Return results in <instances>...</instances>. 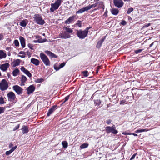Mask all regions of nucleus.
<instances>
[{
  "instance_id": "473e14b6",
  "label": "nucleus",
  "mask_w": 160,
  "mask_h": 160,
  "mask_svg": "<svg viewBox=\"0 0 160 160\" xmlns=\"http://www.w3.org/2000/svg\"><path fill=\"white\" fill-rule=\"evenodd\" d=\"M97 6V4H94L91 5H89L87 6L88 10H90L91 8L92 7H95Z\"/></svg>"
},
{
  "instance_id": "20e7f679",
  "label": "nucleus",
  "mask_w": 160,
  "mask_h": 160,
  "mask_svg": "<svg viewBox=\"0 0 160 160\" xmlns=\"http://www.w3.org/2000/svg\"><path fill=\"white\" fill-rule=\"evenodd\" d=\"M40 57L45 65L47 66L50 65V61L45 54L42 53H41L40 54Z\"/></svg>"
},
{
  "instance_id": "aec40b11",
  "label": "nucleus",
  "mask_w": 160,
  "mask_h": 160,
  "mask_svg": "<svg viewBox=\"0 0 160 160\" xmlns=\"http://www.w3.org/2000/svg\"><path fill=\"white\" fill-rule=\"evenodd\" d=\"M110 11L111 13L115 15H117L119 13V10L117 8H112L110 9Z\"/></svg>"
},
{
  "instance_id": "a18cd8bd",
  "label": "nucleus",
  "mask_w": 160,
  "mask_h": 160,
  "mask_svg": "<svg viewBox=\"0 0 160 160\" xmlns=\"http://www.w3.org/2000/svg\"><path fill=\"white\" fill-rule=\"evenodd\" d=\"M28 46L31 49H32V50L33 49V46L32 44H30V43H29L28 44Z\"/></svg>"
},
{
  "instance_id": "f3484780",
  "label": "nucleus",
  "mask_w": 160,
  "mask_h": 160,
  "mask_svg": "<svg viewBox=\"0 0 160 160\" xmlns=\"http://www.w3.org/2000/svg\"><path fill=\"white\" fill-rule=\"evenodd\" d=\"M19 39L22 47L23 48H25L26 45L25 39L22 36H20L19 37Z\"/></svg>"
},
{
  "instance_id": "423d86ee",
  "label": "nucleus",
  "mask_w": 160,
  "mask_h": 160,
  "mask_svg": "<svg viewBox=\"0 0 160 160\" xmlns=\"http://www.w3.org/2000/svg\"><path fill=\"white\" fill-rule=\"evenodd\" d=\"M8 100L10 102H12L13 103H15L16 102L15 100L16 98L15 94L12 92H9L7 94Z\"/></svg>"
},
{
  "instance_id": "864d4df0",
  "label": "nucleus",
  "mask_w": 160,
  "mask_h": 160,
  "mask_svg": "<svg viewBox=\"0 0 160 160\" xmlns=\"http://www.w3.org/2000/svg\"><path fill=\"white\" fill-rule=\"evenodd\" d=\"M91 27H87V28L85 29L84 30L86 31V32H87V33H88V30L90 29L91 28Z\"/></svg>"
},
{
  "instance_id": "72a5a7b5",
  "label": "nucleus",
  "mask_w": 160,
  "mask_h": 160,
  "mask_svg": "<svg viewBox=\"0 0 160 160\" xmlns=\"http://www.w3.org/2000/svg\"><path fill=\"white\" fill-rule=\"evenodd\" d=\"M24 73L26 74L29 77H31L32 76V74L30 72L27 70L24 72Z\"/></svg>"
},
{
  "instance_id": "5701e85b",
  "label": "nucleus",
  "mask_w": 160,
  "mask_h": 160,
  "mask_svg": "<svg viewBox=\"0 0 160 160\" xmlns=\"http://www.w3.org/2000/svg\"><path fill=\"white\" fill-rule=\"evenodd\" d=\"M45 53L51 58H57L58 57L53 53L50 51H45Z\"/></svg>"
},
{
  "instance_id": "a211bd4d",
  "label": "nucleus",
  "mask_w": 160,
  "mask_h": 160,
  "mask_svg": "<svg viewBox=\"0 0 160 160\" xmlns=\"http://www.w3.org/2000/svg\"><path fill=\"white\" fill-rule=\"evenodd\" d=\"M56 106H53L50 109L47 114L48 116H50L51 114H52L53 112L55 110Z\"/></svg>"
},
{
  "instance_id": "79ce46f5",
  "label": "nucleus",
  "mask_w": 160,
  "mask_h": 160,
  "mask_svg": "<svg viewBox=\"0 0 160 160\" xmlns=\"http://www.w3.org/2000/svg\"><path fill=\"white\" fill-rule=\"evenodd\" d=\"M69 97H70V95H69L65 97V98H64L65 100L64 101H63V103H64L65 102H66L68 100V99H69Z\"/></svg>"
},
{
  "instance_id": "9d476101",
  "label": "nucleus",
  "mask_w": 160,
  "mask_h": 160,
  "mask_svg": "<svg viewBox=\"0 0 160 160\" xmlns=\"http://www.w3.org/2000/svg\"><path fill=\"white\" fill-rule=\"evenodd\" d=\"M59 38L62 39H66L70 38L71 36L70 34L66 32H61L59 35Z\"/></svg>"
},
{
  "instance_id": "ea45409f",
  "label": "nucleus",
  "mask_w": 160,
  "mask_h": 160,
  "mask_svg": "<svg viewBox=\"0 0 160 160\" xmlns=\"http://www.w3.org/2000/svg\"><path fill=\"white\" fill-rule=\"evenodd\" d=\"M5 108L3 107H0V114L3 112L5 111Z\"/></svg>"
},
{
  "instance_id": "0e129e2a",
  "label": "nucleus",
  "mask_w": 160,
  "mask_h": 160,
  "mask_svg": "<svg viewBox=\"0 0 160 160\" xmlns=\"http://www.w3.org/2000/svg\"><path fill=\"white\" fill-rule=\"evenodd\" d=\"M153 43H152L151 44H150V45L149 47H151L153 45Z\"/></svg>"
},
{
  "instance_id": "603ef678",
  "label": "nucleus",
  "mask_w": 160,
  "mask_h": 160,
  "mask_svg": "<svg viewBox=\"0 0 160 160\" xmlns=\"http://www.w3.org/2000/svg\"><path fill=\"white\" fill-rule=\"evenodd\" d=\"M126 102V101L125 100H123L121 101H120V104H123L124 103H125Z\"/></svg>"
},
{
  "instance_id": "de8ad7c7",
  "label": "nucleus",
  "mask_w": 160,
  "mask_h": 160,
  "mask_svg": "<svg viewBox=\"0 0 160 160\" xmlns=\"http://www.w3.org/2000/svg\"><path fill=\"white\" fill-rule=\"evenodd\" d=\"M19 127V124H18L17 126H15L13 129V131H15L17 129H18Z\"/></svg>"
},
{
  "instance_id": "c85d7f7f",
  "label": "nucleus",
  "mask_w": 160,
  "mask_h": 160,
  "mask_svg": "<svg viewBox=\"0 0 160 160\" xmlns=\"http://www.w3.org/2000/svg\"><path fill=\"white\" fill-rule=\"evenodd\" d=\"M148 131V130L147 128L145 129H140L137 130L135 131V132L136 133H138L144 132H147Z\"/></svg>"
},
{
  "instance_id": "e2e57ef3",
  "label": "nucleus",
  "mask_w": 160,
  "mask_h": 160,
  "mask_svg": "<svg viewBox=\"0 0 160 160\" xmlns=\"http://www.w3.org/2000/svg\"><path fill=\"white\" fill-rule=\"evenodd\" d=\"M19 56L22 58L25 57V56L23 55H19Z\"/></svg>"
},
{
  "instance_id": "0eeeda50",
  "label": "nucleus",
  "mask_w": 160,
  "mask_h": 160,
  "mask_svg": "<svg viewBox=\"0 0 160 160\" xmlns=\"http://www.w3.org/2000/svg\"><path fill=\"white\" fill-rule=\"evenodd\" d=\"M106 131L108 133L112 132L113 134H116L118 132V131L115 129V125H113L112 127L107 126L106 127Z\"/></svg>"
},
{
  "instance_id": "b1692460",
  "label": "nucleus",
  "mask_w": 160,
  "mask_h": 160,
  "mask_svg": "<svg viewBox=\"0 0 160 160\" xmlns=\"http://www.w3.org/2000/svg\"><path fill=\"white\" fill-rule=\"evenodd\" d=\"M7 56V54L3 50H0V59L5 58Z\"/></svg>"
},
{
  "instance_id": "4be33fe9",
  "label": "nucleus",
  "mask_w": 160,
  "mask_h": 160,
  "mask_svg": "<svg viewBox=\"0 0 160 160\" xmlns=\"http://www.w3.org/2000/svg\"><path fill=\"white\" fill-rule=\"evenodd\" d=\"M27 81V78L24 75H22L21 76V84H20L21 86H23L24 85V83Z\"/></svg>"
},
{
  "instance_id": "6e6d98bb",
  "label": "nucleus",
  "mask_w": 160,
  "mask_h": 160,
  "mask_svg": "<svg viewBox=\"0 0 160 160\" xmlns=\"http://www.w3.org/2000/svg\"><path fill=\"white\" fill-rule=\"evenodd\" d=\"M106 122L108 124H109L111 123V121L110 119H108L106 120Z\"/></svg>"
},
{
  "instance_id": "2f4dec72",
  "label": "nucleus",
  "mask_w": 160,
  "mask_h": 160,
  "mask_svg": "<svg viewBox=\"0 0 160 160\" xmlns=\"http://www.w3.org/2000/svg\"><path fill=\"white\" fill-rule=\"evenodd\" d=\"M88 146V144L86 143H83L80 146V148H87Z\"/></svg>"
},
{
  "instance_id": "f8f14e48",
  "label": "nucleus",
  "mask_w": 160,
  "mask_h": 160,
  "mask_svg": "<svg viewBox=\"0 0 160 160\" xmlns=\"http://www.w3.org/2000/svg\"><path fill=\"white\" fill-rule=\"evenodd\" d=\"M10 65L8 63H5L1 65L0 67V68L1 70L2 71H6L8 68L9 67Z\"/></svg>"
},
{
  "instance_id": "6ab92c4d",
  "label": "nucleus",
  "mask_w": 160,
  "mask_h": 160,
  "mask_svg": "<svg viewBox=\"0 0 160 160\" xmlns=\"http://www.w3.org/2000/svg\"><path fill=\"white\" fill-rule=\"evenodd\" d=\"M31 62L37 66L40 63V62L39 60L34 58L31 59Z\"/></svg>"
},
{
  "instance_id": "680f3d73",
  "label": "nucleus",
  "mask_w": 160,
  "mask_h": 160,
  "mask_svg": "<svg viewBox=\"0 0 160 160\" xmlns=\"http://www.w3.org/2000/svg\"><path fill=\"white\" fill-rule=\"evenodd\" d=\"M100 68V66H99L98 68V69H97V70H96V72L97 73H98V71L99 70Z\"/></svg>"
},
{
  "instance_id": "6e6552de",
  "label": "nucleus",
  "mask_w": 160,
  "mask_h": 160,
  "mask_svg": "<svg viewBox=\"0 0 160 160\" xmlns=\"http://www.w3.org/2000/svg\"><path fill=\"white\" fill-rule=\"evenodd\" d=\"M12 88L18 95H20L22 93L23 89L20 87L18 85L13 86L12 87Z\"/></svg>"
},
{
  "instance_id": "a19ab883",
  "label": "nucleus",
  "mask_w": 160,
  "mask_h": 160,
  "mask_svg": "<svg viewBox=\"0 0 160 160\" xmlns=\"http://www.w3.org/2000/svg\"><path fill=\"white\" fill-rule=\"evenodd\" d=\"M88 72L87 71H84L82 72V73L83 74L84 76L87 77L88 76Z\"/></svg>"
},
{
  "instance_id": "1a4fd4ad",
  "label": "nucleus",
  "mask_w": 160,
  "mask_h": 160,
  "mask_svg": "<svg viewBox=\"0 0 160 160\" xmlns=\"http://www.w3.org/2000/svg\"><path fill=\"white\" fill-rule=\"evenodd\" d=\"M113 3L116 7L118 8L122 7L124 5L122 0H113Z\"/></svg>"
},
{
  "instance_id": "2eb2a0df",
  "label": "nucleus",
  "mask_w": 160,
  "mask_h": 160,
  "mask_svg": "<svg viewBox=\"0 0 160 160\" xmlns=\"http://www.w3.org/2000/svg\"><path fill=\"white\" fill-rule=\"evenodd\" d=\"M20 61L21 60L19 59H17L14 60L11 63L12 67L14 68L19 65L20 63Z\"/></svg>"
},
{
  "instance_id": "412c9836",
  "label": "nucleus",
  "mask_w": 160,
  "mask_h": 160,
  "mask_svg": "<svg viewBox=\"0 0 160 160\" xmlns=\"http://www.w3.org/2000/svg\"><path fill=\"white\" fill-rule=\"evenodd\" d=\"M88 10L87 6H86L85 7H83L81 9H79L78 11L76 12V13L79 14V13H82L86 11H87Z\"/></svg>"
},
{
  "instance_id": "052dcab7",
  "label": "nucleus",
  "mask_w": 160,
  "mask_h": 160,
  "mask_svg": "<svg viewBox=\"0 0 160 160\" xmlns=\"http://www.w3.org/2000/svg\"><path fill=\"white\" fill-rule=\"evenodd\" d=\"M25 53V52L23 51H20L19 52V54H24Z\"/></svg>"
},
{
  "instance_id": "4c0bfd02",
  "label": "nucleus",
  "mask_w": 160,
  "mask_h": 160,
  "mask_svg": "<svg viewBox=\"0 0 160 160\" xmlns=\"http://www.w3.org/2000/svg\"><path fill=\"white\" fill-rule=\"evenodd\" d=\"M46 39H43L42 41H41L40 40H34L33 41V42L35 43L39 42V43H42L43 42H44L46 41Z\"/></svg>"
},
{
  "instance_id": "69168bd1",
  "label": "nucleus",
  "mask_w": 160,
  "mask_h": 160,
  "mask_svg": "<svg viewBox=\"0 0 160 160\" xmlns=\"http://www.w3.org/2000/svg\"><path fill=\"white\" fill-rule=\"evenodd\" d=\"M125 2H129L130 1V0H124Z\"/></svg>"
},
{
  "instance_id": "f257e3e1",
  "label": "nucleus",
  "mask_w": 160,
  "mask_h": 160,
  "mask_svg": "<svg viewBox=\"0 0 160 160\" xmlns=\"http://www.w3.org/2000/svg\"><path fill=\"white\" fill-rule=\"evenodd\" d=\"M62 2V0H56L55 1L54 3H51V7L50 8V11L53 12L58 9L60 6L61 3Z\"/></svg>"
},
{
  "instance_id": "49530a36",
  "label": "nucleus",
  "mask_w": 160,
  "mask_h": 160,
  "mask_svg": "<svg viewBox=\"0 0 160 160\" xmlns=\"http://www.w3.org/2000/svg\"><path fill=\"white\" fill-rule=\"evenodd\" d=\"M21 70V71L23 72H24L26 70V69L23 66H22L20 68Z\"/></svg>"
},
{
  "instance_id": "774afa93",
  "label": "nucleus",
  "mask_w": 160,
  "mask_h": 160,
  "mask_svg": "<svg viewBox=\"0 0 160 160\" xmlns=\"http://www.w3.org/2000/svg\"><path fill=\"white\" fill-rule=\"evenodd\" d=\"M42 35L43 36H45V33H43L42 34Z\"/></svg>"
},
{
  "instance_id": "ddd939ff",
  "label": "nucleus",
  "mask_w": 160,
  "mask_h": 160,
  "mask_svg": "<svg viewBox=\"0 0 160 160\" xmlns=\"http://www.w3.org/2000/svg\"><path fill=\"white\" fill-rule=\"evenodd\" d=\"M35 89V87L33 85H31L27 88V93L30 94L32 93Z\"/></svg>"
},
{
  "instance_id": "3c124183",
  "label": "nucleus",
  "mask_w": 160,
  "mask_h": 160,
  "mask_svg": "<svg viewBox=\"0 0 160 160\" xmlns=\"http://www.w3.org/2000/svg\"><path fill=\"white\" fill-rule=\"evenodd\" d=\"M136 155V154H133L130 159V160H132L135 158V157Z\"/></svg>"
},
{
  "instance_id": "338daca9",
  "label": "nucleus",
  "mask_w": 160,
  "mask_h": 160,
  "mask_svg": "<svg viewBox=\"0 0 160 160\" xmlns=\"http://www.w3.org/2000/svg\"><path fill=\"white\" fill-rule=\"evenodd\" d=\"M27 53L28 54H28H29V53H30V52H29L28 51V52H27Z\"/></svg>"
},
{
  "instance_id": "9b49d317",
  "label": "nucleus",
  "mask_w": 160,
  "mask_h": 160,
  "mask_svg": "<svg viewBox=\"0 0 160 160\" xmlns=\"http://www.w3.org/2000/svg\"><path fill=\"white\" fill-rule=\"evenodd\" d=\"M65 64L66 63L64 62H63L60 64L56 63L54 66V68L56 71H58L59 69L64 67Z\"/></svg>"
},
{
  "instance_id": "8fccbe9b",
  "label": "nucleus",
  "mask_w": 160,
  "mask_h": 160,
  "mask_svg": "<svg viewBox=\"0 0 160 160\" xmlns=\"http://www.w3.org/2000/svg\"><path fill=\"white\" fill-rule=\"evenodd\" d=\"M150 25H151V23H148V24H145L142 27V28H145L147 27L150 26Z\"/></svg>"
},
{
  "instance_id": "bb28decb",
  "label": "nucleus",
  "mask_w": 160,
  "mask_h": 160,
  "mask_svg": "<svg viewBox=\"0 0 160 160\" xmlns=\"http://www.w3.org/2000/svg\"><path fill=\"white\" fill-rule=\"evenodd\" d=\"M63 29L65 30V32L69 33H72L73 32V30L71 28H68L66 27H63Z\"/></svg>"
},
{
  "instance_id": "13d9d810",
  "label": "nucleus",
  "mask_w": 160,
  "mask_h": 160,
  "mask_svg": "<svg viewBox=\"0 0 160 160\" xmlns=\"http://www.w3.org/2000/svg\"><path fill=\"white\" fill-rule=\"evenodd\" d=\"M42 80H43V79L42 78H41L40 79H38V80H38L37 82H42Z\"/></svg>"
},
{
  "instance_id": "c9c22d12",
  "label": "nucleus",
  "mask_w": 160,
  "mask_h": 160,
  "mask_svg": "<svg viewBox=\"0 0 160 160\" xmlns=\"http://www.w3.org/2000/svg\"><path fill=\"white\" fill-rule=\"evenodd\" d=\"M13 43L14 44L15 46L16 47H18L19 45V42L18 40H15Z\"/></svg>"
},
{
  "instance_id": "4468645a",
  "label": "nucleus",
  "mask_w": 160,
  "mask_h": 160,
  "mask_svg": "<svg viewBox=\"0 0 160 160\" xmlns=\"http://www.w3.org/2000/svg\"><path fill=\"white\" fill-rule=\"evenodd\" d=\"M75 16L73 15L70 17L68 19L65 21V23L66 24H69L71 23L74 20Z\"/></svg>"
},
{
  "instance_id": "39448f33",
  "label": "nucleus",
  "mask_w": 160,
  "mask_h": 160,
  "mask_svg": "<svg viewBox=\"0 0 160 160\" xmlns=\"http://www.w3.org/2000/svg\"><path fill=\"white\" fill-rule=\"evenodd\" d=\"M88 33L84 30H78L77 32V34L80 39H83L85 38L87 36Z\"/></svg>"
},
{
  "instance_id": "09e8293b",
  "label": "nucleus",
  "mask_w": 160,
  "mask_h": 160,
  "mask_svg": "<svg viewBox=\"0 0 160 160\" xmlns=\"http://www.w3.org/2000/svg\"><path fill=\"white\" fill-rule=\"evenodd\" d=\"M121 23L123 25H125L126 24V22L124 20H122L121 21Z\"/></svg>"
},
{
  "instance_id": "37998d69",
  "label": "nucleus",
  "mask_w": 160,
  "mask_h": 160,
  "mask_svg": "<svg viewBox=\"0 0 160 160\" xmlns=\"http://www.w3.org/2000/svg\"><path fill=\"white\" fill-rule=\"evenodd\" d=\"M5 103L4 101V99L2 97L0 98V103L1 104H3Z\"/></svg>"
},
{
  "instance_id": "e433bc0d",
  "label": "nucleus",
  "mask_w": 160,
  "mask_h": 160,
  "mask_svg": "<svg viewBox=\"0 0 160 160\" xmlns=\"http://www.w3.org/2000/svg\"><path fill=\"white\" fill-rule=\"evenodd\" d=\"M76 25L78 26L79 28L82 27V23L80 21L78 20L77 22Z\"/></svg>"
},
{
  "instance_id": "7ed1b4c3",
  "label": "nucleus",
  "mask_w": 160,
  "mask_h": 160,
  "mask_svg": "<svg viewBox=\"0 0 160 160\" xmlns=\"http://www.w3.org/2000/svg\"><path fill=\"white\" fill-rule=\"evenodd\" d=\"M8 87V82L5 79H3L0 83V89L2 91H5L7 90Z\"/></svg>"
},
{
  "instance_id": "dca6fc26",
  "label": "nucleus",
  "mask_w": 160,
  "mask_h": 160,
  "mask_svg": "<svg viewBox=\"0 0 160 160\" xmlns=\"http://www.w3.org/2000/svg\"><path fill=\"white\" fill-rule=\"evenodd\" d=\"M28 22V20L27 19L21 20L19 22L20 25L22 27H24L27 26Z\"/></svg>"
},
{
  "instance_id": "c03bdc74",
  "label": "nucleus",
  "mask_w": 160,
  "mask_h": 160,
  "mask_svg": "<svg viewBox=\"0 0 160 160\" xmlns=\"http://www.w3.org/2000/svg\"><path fill=\"white\" fill-rule=\"evenodd\" d=\"M143 50V49H138V50H136L135 51V52L137 54V53H140V52H141L142 50Z\"/></svg>"
},
{
  "instance_id": "f704fd0d",
  "label": "nucleus",
  "mask_w": 160,
  "mask_h": 160,
  "mask_svg": "<svg viewBox=\"0 0 160 160\" xmlns=\"http://www.w3.org/2000/svg\"><path fill=\"white\" fill-rule=\"evenodd\" d=\"M63 147L64 148H66L68 147V142L66 141H63L62 142Z\"/></svg>"
},
{
  "instance_id": "a878e982",
  "label": "nucleus",
  "mask_w": 160,
  "mask_h": 160,
  "mask_svg": "<svg viewBox=\"0 0 160 160\" xmlns=\"http://www.w3.org/2000/svg\"><path fill=\"white\" fill-rule=\"evenodd\" d=\"M17 146H15V147L12 148L9 151H7L6 152V154L7 155H9L12 153L17 148Z\"/></svg>"
},
{
  "instance_id": "7c9ffc66",
  "label": "nucleus",
  "mask_w": 160,
  "mask_h": 160,
  "mask_svg": "<svg viewBox=\"0 0 160 160\" xmlns=\"http://www.w3.org/2000/svg\"><path fill=\"white\" fill-rule=\"evenodd\" d=\"M101 103V101L99 99H97L94 100V104L96 105H97L98 106H99Z\"/></svg>"
},
{
  "instance_id": "c756f323",
  "label": "nucleus",
  "mask_w": 160,
  "mask_h": 160,
  "mask_svg": "<svg viewBox=\"0 0 160 160\" xmlns=\"http://www.w3.org/2000/svg\"><path fill=\"white\" fill-rule=\"evenodd\" d=\"M104 40V39H102L100 41H99L98 42V43L96 47L98 48H100L101 47V46L102 45V44Z\"/></svg>"
},
{
  "instance_id": "cd10ccee",
  "label": "nucleus",
  "mask_w": 160,
  "mask_h": 160,
  "mask_svg": "<svg viewBox=\"0 0 160 160\" xmlns=\"http://www.w3.org/2000/svg\"><path fill=\"white\" fill-rule=\"evenodd\" d=\"M19 70L17 68H15L12 72L13 75L15 77L17 76L19 72Z\"/></svg>"
},
{
  "instance_id": "393cba45",
  "label": "nucleus",
  "mask_w": 160,
  "mask_h": 160,
  "mask_svg": "<svg viewBox=\"0 0 160 160\" xmlns=\"http://www.w3.org/2000/svg\"><path fill=\"white\" fill-rule=\"evenodd\" d=\"M22 130L23 134L27 133L28 132V129L27 126H23Z\"/></svg>"
},
{
  "instance_id": "bf43d9fd",
  "label": "nucleus",
  "mask_w": 160,
  "mask_h": 160,
  "mask_svg": "<svg viewBox=\"0 0 160 160\" xmlns=\"http://www.w3.org/2000/svg\"><path fill=\"white\" fill-rule=\"evenodd\" d=\"M13 145L12 143H10L9 146V148H11L13 146Z\"/></svg>"
},
{
  "instance_id": "5fc2aeb1",
  "label": "nucleus",
  "mask_w": 160,
  "mask_h": 160,
  "mask_svg": "<svg viewBox=\"0 0 160 160\" xmlns=\"http://www.w3.org/2000/svg\"><path fill=\"white\" fill-rule=\"evenodd\" d=\"M3 35L2 34H0V41L3 40Z\"/></svg>"
},
{
  "instance_id": "58836bf2",
  "label": "nucleus",
  "mask_w": 160,
  "mask_h": 160,
  "mask_svg": "<svg viewBox=\"0 0 160 160\" xmlns=\"http://www.w3.org/2000/svg\"><path fill=\"white\" fill-rule=\"evenodd\" d=\"M133 9L131 7L130 8H129L128 10L127 11V13L128 14H129L130 13L133 11Z\"/></svg>"
},
{
  "instance_id": "f03ea898",
  "label": "nucleus",
  "mask_w": 160,
  "mask_h": 160,
  "mask_svg": "<svg viewBox=\"0 0 160 160\" xmlns=\"http://www.w3.org/2000/svg\"><path fill=\"white\" fill-rule=\"evenodd\" d=\"M33 18L34 21L38 24L42 25L45 23V21L42 18L41 15L39 14H35L34 15Z\"/></svg>"
},
{
  "instance_id": "4d7b16f0",
  "label": "nucleus",
  "mask_w": 160,
  "mask_h": 160,
  "mask_svg": "<svg viewBox=\"0 0 160 160\" xmlns=\"http://www.w3.org/2000/svg\"><path fill=\"white\" fill-rule=\"evenodd\" d=\"M129 135H132L135 136H137L138 135L136 133H130L128 134Z\"/></svg>"
}]
</instances>
